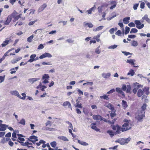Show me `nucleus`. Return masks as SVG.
<instances>
[{"label":"nucleus","mask_w":150,"mask_h":150,"mask_svg":"<svg viewBox=\"0 0 150 150\" xmlns=\"http://www.w3.org/2000/svg\"><path fill=\"white\" fill-rule=\"evenodd\" d=\"M124 121L125 123L123 125L122 127L118 126L116 128V130L115 132V134L120 133L121 132H124L130 129L131 128V127L129 124V121L127 119H125Z\"/></svg>","instance_id":"obj_1"},{"label":"nucleus","mask_w":150,"mask_h":150,"mask_svg":"<svg viewBox=\"0 0 150 150\" xmlns=\"http://www.w3.org/2000/svg\"><path fill=\"white\" fill-rule=\"evenodd\" d=\"M144 117H145V112L139 110L136 114L135 118L138 121L142 122Z\"/></svg>","instance_id":"obj_2"},{"label":"nucleus","mask_w":150,"mask_h":150,"mask_svg":"<svg viewBox=\"0 0 150 150\" xmlns=\"http://www.w3.org/2000/svg\"><path fill=\"white\" fill-rule=\"evenodd\" d=\"M131 138L130 137L127 138H122L121 139H119L117 141H115L116 142H118L121 145H124L127 144L130 140Z\"/></svg>","instance_id":"obj_3"},{"label":"nucleus","mask_w":150,"mask_h":150,"mask_svg":"<svg viewBox=\"0 0 150 150\" xmlns=\"http://www.w3.org/2000/svg\"><path fill=\"white\" fill-rule=\"evenodd\" d=\"M50 78L49 75L47 74H45L42 76V83L44 84H46V83H49L48 81L49 79Z\"/></svg>","instance_id":"obj_4"},{"label":"nucleus","mask_w":150,"mask_h":150,"mask_svg":"<svg viewBox=\"0 0 150 150\" xmlns=\"http://www.w3.org/2000/svg\"><path fill=\"white\" fill-rule=\"evenodd\" d=\"M21 14H18L16 12L14 11L11 15V18H13L14 22L16 21L21 17Z\"/></svg>","instance_id":"obj_5"},{"label":"nucleus","mask_w":150,"mask_h":150,"mask_svg":"<svg viewBox=\"0 0 150 150\" xmlns=\"http://www.w3.org/2000/svg\"><path fill=\"white\" fill-rule=\"evenodd\" d=\"M134 23L136 25V27L138 29H141L144 26L143 24H141L140 20H136L134 21Z\"/></svg>","instance_id":"obj_6"},{"label":"nucleus","mask_w":150,"mask_h":150,"mask_svg":"<svg viewBox=\"0 0 150 150\" xmlns=\"http://www.w3.org/2000/svg\"><path fill=\"white\" fill-rule=\"evenodd\" d=\"M38 138L37 137L33 135L30 136L29 138H28V140L34 144L36 141H38Z\"/></svg>","instance_id":"obj_7"},{"label":"nucleus","mask_w":150,"mask_h":150,"mask_svg":"<svg viewBox=\"0 0 150 150\" xmlns=\"http://www.w3.org/2000/svg\"><path fill=\"white\" fill-rule=\"evenodd\" d=\"M52 57V55L50 53L47 52H45V53L41 55L40 56L39 58L40 59H42L46 57L51 58Z\"/></svg>","instance_id":"obj_8"},{"label":"nucleus","mask_w":150,"mask_h":150,"mask_svg":"<svg viewBox=\"0 0 150 150\" xmlns=\"http://www.w3.org/2000/svg\"><path fill=\"white\" fill-rule=\"evenodd\" d=\"M144 93L143 91L141 89H139L137 91V96L139 97H140L142 96V99H143L145 98V97H146V96L144 95H143Z\"/></svg>","instance_id":"obj_9"},{"label":"nucleus","mask_w":150,"mask_h":150,"mask_svg":"<svg viewBox=\"0 0 150 150\" xmlns=\"http://www.w3.org/2000/svg\"><path fill=\"white\" fill-rule=\"evenodd\" d=\"M142 22H144L145 21L148 23L150 24V19L148 17V15L147 14L144 15L142 18Z\"/></svg>","instance_id":"obj_10"},{"label":"nucleus","mask_w":150,"mask_h":150,"mask_svg":"<svg viewBox=\"0 0 150 150\" xmlns=\"http://www.w3.org/2000/svg\"><path fill=\"white\" fill-rule=\"evenodd\" d=\"M10 93L12 95L16 96L18 98H20L21 95L19 94L18 92L16 91H11L10 92Z\"/></svg>","instance_id":"obj_11"},{"label":"nucleus","mask_w":150,"mask_h":150,"mask_svg":"<svg viewBox=\"0 0 150 150\" xmlns=\"http://www.w3.org/2000/svg\"><path fill=\"white\" fill-rule=\"evenodd\" d=\"M93 118L95 120H103V117L99 115H93Z\"/></svg>","instance_id":"obj_12"},{"label":"nucleus","mask_w":150,"mask_h":150,"mask_svg":"<svg viewBox=\"0 0 150 150\" xmlns=\"http://www.w3.org/2000/svg\"><path fill=\"white\" fill-rule=\"evenodd\" d=\"M122 89L120 88H116V91L119 94L122 95L123 97L125 96V93L122 90Z\"/></svg>","instance_id":"obj_13"},{"label":"nucleus","mask_w":150,"mask_h":150,"mask_svg":"<svg viewBox=\"0 0 150 150\" xmlns=\"http://www.w3.org/2000/svg\"><path fill=\"white\" fill-rule=\"evenodd\" d=\"M47 6V5L45 4H42L39 8L38 10V12L40 13L43 11L44 10V9Z\"/></svg>","instance_id":"obj_14"},{"label":"nucleus","mask_w":150,"mask_h":150,"mask_svg":"<svg viewBox=\"0 0 150 150\" xmlns=\"http://www.w3.org/2000/svg\"><path fill=\"white\" fill-rule=\"evenodd\" d=\"M96 123H93L91 124V128L92 129L95 130L96 132H99L100 131L99 129L96 126Z\"/></svg>","instance_id":"obj_15"},{"label":"nucleus","mask_w":150,"mask_h":150,"mask_svg":"<svg viewBox=\"0 0 150 150\" xmlns=\"http://www.w3.org/2000/svg\"><path fill=\"white\" fill-rule=\"evenodd\" d=\"M83 25L85 27H88L89 28H91L93 27V25L91 23H87L86 22H84Z\"/></svg>","instance_id":"obj_16"},{"label":"nucleus","mask_w":150,"mask_h":150,"mask_svg":"<svg viewBox=\"0 0 150 150\" xmlns=\"http://www.w3.org/2000/svg\"><path fill=\"white\" fill-rule=\"evenodd\" d=\"M36 54H32L30 57V59L28 61V62H32L34 61L35 58L36 57Z\"/></svg>","instance_id":"obj_17"},{"label":"nucleus","mask_w":150,"mask_h":150,"mask_svg":"<svg viewBox=\"0 0 150 150\" xmlns=\"http://www.w3.org/2000/svg\"><path fill=\"white\" fill-rule=\"evenodd\" d=\"M101 75L104 78L107 79L110 76L111 74L110 73H103Z\"/></svg>","instance_id":"obj_18"},{"label":"nucleus","mask_w":150,"mask_h":150,"mask_svg":"<svg viewBox=\"0 0 150 150\" xmlns=\"http://www.w3.org/2000/svg\"><path fill=\"white\" fill-rule=\"evenodd\" d=\"M12 19V18L11 15H9L7 18V19L4 23L5 25H8L10 22L11 21Z\"/></svg>","instance_id":"obj_19"},{"label":"nucleus","mask_w":150,"mask_h":150,"mask_svg":"<svg viewBox=\"0 0 150 150\" xmlns=\"http://www.w3.org/2000/svg\"><path fill=\"white\" fill-rule=\"evenodd\" d=\"M58 139L59 140H62L65 142H68L69 140V139L67 137L63 136L58 137Z\"/></svg>","instance_id":"obj_20"},{"label":"nucleus","mask_w":150,"mask_h":150,"mask_svg":"<svg viewBox=\"0 0 150 150\" xmlns=\"http://www.w3.org/2000/svg\"><path fill=\"white\" fill-rule=\"evenodd\" d=\"M40 79L39 78H30L28 79V81L30 83L33 84L35 81H37Z\"/></svg>","instance_id":"obj_21"},{"label":"nucleus","mask_w":150,"mask_h":150,"mask_svg":"<svg viewBox=\"0 0 150 150\" xmlns=\"http://www.w3.org/2000/svg\"><path fill=\"white\" fill-rule=\"evenodd\" d=\"M8 126L5 124H2L0 126V131H4L5 130Z\"/></svg>","instance_id":"obj_22"},{"label":"nucleus","mask_w":150,"mask_h":150,"mask_svg":"<svg viewBox=\"0 0 150 150\" xmlns=\"http://www.w3.org/2000/svg\"><path fill=\"white\" fill-rule=\"evenodd\" d=\"M96 6L95 5H94L92 7L90 8L89 10H87L86 12H88V14H91L92 13V11H94V10L96 9Z\"/></svg>","instance_id":"obj_23"},{"label":"nucleus","mask_w":150,"mask_h":150,"mask_svg":"<svg viewBox=\"0 0 150 150\" xmlns=\"http://www.w3.org/2000/svg\"><path fill=\"white\" fill-rule=\"evenodd\" d=\"M105 106L110 109L112 111H114V108L113 105L110 103H108L105 104Z\"/></svg>","instance_id":"obj_24"},{"label":"nucleus","mask_w":150,"mask_h":150,"mask_svg":"<svg viewBox=\"0 0 150 150\" xmlns=\"http://www.w3.org/2000/svg\"><path fill=\"white\" fill-rule=\"evenodd\" d=\"M130 17H126L123 18V21L124 24H127L129 22V21L130 20Z\"/></svg>","instance_id":"obj_25"},{"label":"nucleus","mask_w":150,"mask_h":150,"mask_svg":"<svg viewBox=\"0 0 150 150\" xmlns=\"http://www.w3.org/2000/svg\"><path fill=\"white\" fill-rule=\"evenodd\" d=\"M10 40H8L7 39L3 42V43L1 44V46L2 47H4L7 45L9 42Z\"/></svg>","instance_id":"obj_26"},{"label":"nucleus","mask_w":150,"mask_h":150,"mask_svg":"<svg viewBox=\"0 0 150 150\" xmlns=\"http://www.w3.org/2000/svg\"><path fill=\"white\" fill-rule=\"evenodd\" d=\"M78 142L79 144L83 146H87L88 145V144L86 142L80 140H78Z\"/></svg>","instance_id":"obj_27"},{"label":"nucleus","mask_w":150,"mask_h":150,"mask_svg":"<svg viewBox=\"0 0 150 150\" xmlns=\"http://www.w3.org/2000/svg\"><path fill=\"white\" fill-rule=\"evenodd\" d=\"M136 60L134 59H127L126 62L127 63H129L131 65H134V62H135Z\"/></svg>","instance_id":"obj_28"},{"label":"nucleus","mask_w":150,"mask_h":150,"mask_svg":"<svg viewBox=\"0 0 150 150\" xmlns=\"http://www.w3.org/2000/svg\"><path fill=\"white\" fill-rule=\"evenodd\" d=\"M63 106H68L72 110L71 107V103L69 101H66L64 102L63 104Z\"/></svg>","instance_id":"obj_29"},{"label":"nucleus","mask_w":150,"mask_h":150,"mask_svg":"<svg viewBox=\"0 0 150 150\" xmlns=\"http://www.w3.org/2000/svg\"><path fill=\"white\" fill-rule=\"evenodd\" d=\"M133 85L135 88L137 89L138 88H142L143 86L142 85H140L138 83L136 82L133 84Z\"/></svg>","instance_id":"obj_30"},{"label":"nucleus","mask_w":150,"mask_h":150,"mask_svg":"<svg viewBox=\"0 0 150 150\" xmlns=\"http://www.w3.org/2000/svg\"><path fill=\"white\" fill-rule=\"evenodd\" d=\"M122 104L124 109H125L128 106L127 102L124 100H122Z\"/></svg>","instance_id":"obj_31"},{"label":"nucleus","mask_w":150,"mask_h":150,"mask_svg":"<svg viewBox=\"0 0 150 150\" xmlns=\"http://www.w3.org/2000/svg\"><path fill=\"white\" fill-rule=\"evenodd\" d=\"M104 26L103 25L100 26L96 28H93V30L94 31H99L103 28Z\"/></svg>","instance_id":"obj_32"},{"label":"nucleus","mask_w":150,"mask_h":150,"mask_svg":"<svg viewBox=\"0 0 150 150\" xmlns=\"http://www.w3.org/2000/svg\"><path fill=\"white\" fill-rule=\"evenodd\" d=\"M149 88L144 87L143 89V91L147 95H148L149 93Z\"/></svg>","instance_id":"obj_33"},{"label":"nucleus","mask_w":150,"mask_h":150,"mask_svg":"<svg viewBox=\"0 0 150 150\" xmlns=\"http://www.w3.org/2000/svg\"><path fill=\"white\" fill-rule=\"evenodd\" d=\"M107 133L109 134L111 137H112L115 134V132H113L112 130H108L107 131Z\"/></svg>","instance_id":"obj_34"},{"label":"nucleus","mask_w":150,"mask_h":150,"mask_svg":"<svg viewBox=\"0 0 150 150\" xmlns=\"http://www.w3.org/2000/svg\"><path fill=\"white\" fill-rule=\"evenodd\" d=\"M135 72L133 70L131 69L129 70V72L127 73V75H130L131 76H133Z\"/></svg>","instance_id":"obj_35"},{"label":"nucleus","mask_w":150,"mask_h":150,"mask_svg":"<svg viewBox=\"0 0 150 150\" xmlns=\"http://www.w3.org/2000/svg\"><path fill=\"white\" fill-rule=\"evenodd\" d=\"M118 46V45H111V46H109L108 47V49H114L115 48H116Z\"/></svg>","instance_id":"obj_36"},{"label":"nucleus","mask_w":150,"mask_h":150,"mask_svg":"<svg viewBox=\"0 0 150 150\" xmlns=\"http://www.w3.org/2000/svg\"><path fill=\"white\" fill-rule=\"evenodd\" d=\"M34 38V35H31L29 37H28L27 39V41L29 42H31L32 41V40Z\"/></svg>","instance_id":"obj_37"},{"label":"nucleus","mask_w":150,"mask_h":150,"mask_svg":"<svg viewBox=\"0 0 150 150\" xmlns=\"http://www.w3.org/2000/svg\"><path fill=\"white\" fill-rule=\"evenodd\" d=\"M138 45V43L136 41L133 40L132 42L131 45L132 46L136 47Z\"/></svg>","instance_id":"obj_38"},{"label":"nucleus","mask_w":150,"mask_h":150,"mask_svg":"<svg viewBox=\"0 0 150 150\" xmlns=\"http://www.w3.org/2000/svg\"><path fill=\"white\" fill-rule=\"evenodd\" d=\"M100 46H99L96 48L95 49V52L97 54H99L100 53L101 50H100L99 48Z\"/></svg>","instance_id":"obj_39"},{"label":"nucleus","mask_w":150,"mask_h":150,"mask_svg":"<svg viewBox=\"0 0 150 150\" xmlns=\"http://www.w3.org/2000/svg\"><path fill=\"white\" fill-rule=\"evenodd\" d=\"M100 97L101 99L103 98L104 100H108L109 99L108 96L106 95H104L103 96H100Z\"/></svg>","instance_id":"obj_40"},{"label":"nucleus","mask_w":150,"mask_h":150,"mask_svg":"<svg viewBox=\"0 0 150 150\" xmlns=\"http://www.w3.org/2000/svg\"><path fill=\"white\" fill-rule=\"evenodd\" d=\"M45 142H46L44 140H40L38 142L36 143V144L38 146H39L41 144H42V143H45Z\"/></svg>","instance_id":"obj_41"},{"label":"nucleus","mask_w":150,"mask_h":150,"mask_svg":"<svg viewBox=\"0 0 150 150\" xmlns=\"http://www.w3.org/2000/svg\"><path fill=\"white\" fill-rule=\"evenodd\" d=\"M17 141L21 143V142H24L25 141V139L23 138L18 137V139L17 140Z\"/></svg>","instance_id":"obj_42"},{"label":"nucleus","mask_w":150,"mask_h":150,"mask_svg":"<svg viewBox=\"0 0 150 150\" xmlns=\"http://www.w3.org/2000/svg\"><path fill=\"white\" fill-rule=\"evenodd\" d=\"M19 123L23 125H25V120L24 119H22L19 122Z\"/></svg>","instance_id":"obj_43"},{"label":"nucleus","mask_w":150,"mask_h":150,"mask_svg":"<svg viewBox=\"0 0 150 150\" xmlns=\"http://www.w3.org/2000/svg\"><path fill=\"white\" fill-rule=\"evenodd\" d=\"M146 106L147 105L146 104H144L141 107L142 110H140L141 111H143L144 112H145L144 110L146 109Z\"/></svg>","instance_id":"obj_44"},{"label":"nucleus","mask_w":150,"mask_h":150,"mask_svg":"<svg viewBox=\"0 0 150 150\" xmlns=\"http://www.w3.org/2000/svg\"><path fill=\"white\" fill-rule=\"evenodd\" d=\"M108 3L105 2L103 3L101 5L104 9L105 8H106L108 6Z\"/></svg>","instance_id":"obj_45"},{"label":"nucleus","mask_w":150,"mask_h":150,"mask_svg":"<svg viewBox=\"0 0 150 150\" xmlns=\"http://www.w3.org/2000/svg\"><path fill=\"white\" fill-rule=\"evenodd\" d=\"M100 37V35H97L95 36L93 38L95 39H96L97 42H99L100 41V39L99 38Z\"/></svg>","instance_id":"obj_46"},{"label":"nucleus","mask_w":150,"mask_h":150,"mask_svg":"<svg viewBox=\"0 0 150 150\" xmlns=\"http://www.w3.org/2000/svg\"><path fill=\"white\" fill-rule=\"evenodd\" d=\"M138 32V30L135 28H132L130 31V33H137Z\"/></svg>","instance_id":"obj_47"},{"label":"nucleus","mask_w":150,"mask_h":150,"mask_svg":"<svg viewBox=\"0 0 150 150\" xmlns=\"http://www.w3.org/2000/svg\"><path fill=\"white\" fill-rule=\"evenodd\" d=\"M117 16V15L115 13V14L113 15V16L112 17H109L106 18V19L108 21H110L112 20V19L116 17Z\"/></svg>","instance_id":"obj_48"},{"label":"nucleus","mask_w":150,"mask_h":150,"mask_svg":"<svg viewBox=\"0 0 150 150\" xmlns=\"http://www.w3.org/2000/svg\"><path fill=\"white\" fill-rule=\"evenodd\" d=\"M131 87L130 85H127L126 92L127 93H129L131 90Z\"/></svg>","instance_id":"obj_49"},{"label":"nucleus","mask_w":150,"mask_h":150,"mask_svg":"<svg viewBox=\"0 0 150 150\" xmlns=\"http://www.w3.org/2000/svg\"><path fill=\"white\" fill-rule=\"evenodd\" d=\"M5 77V75L3 76H0V83H1L4 81Z\"/></svg>","instance_id":"obj_50"},{"label":"nucleus","mask_w":150,"mask_h":150,"mask_svg":"<svg viewBox=\"0 0 150 150\" xmlns=\"http://www.w3.org/2000/svg\"><path fill=\"white\" fill-rule=\"evenodd\" d=\"M66 123H68L69 125V128H70V129H73V127L72 124L69 121H67Z\"/></svg>","instance_id":"obj_51"},{"label":"nucleus","mask_w":150,"mask_h":150,"mask_svg":"<svg viewBox=\"0 0 150 150\" xmlns=\"http://www.w3.org/2000/svg\"><path fill=\"white\" fill-rule=\"evenodd\" d=\"M125 34H127L129 32L130 30V28L126 26L125 28Z\"/></svg>","instance_id":"obj_52"},{"label":"nucleus","mask_w":150,"mask_h":150,"mask_svg":"<svg viewBox=\"0 0 150 150\" xmlns=\"http://www.w3.org/2000/svg\"><path fill=\"white\" fill-rule=\"evenodd\" d=\"M97 9L98 12L99 13H101L102 12L103 8L101 6H100Z\"/></svg>","instance_id":"obj_53"},{"label":"nucleus","mask_w":150,"mask_h":150,"mask_svg":"<svg viewBox=\"0 0 150 150\" xmlns=\"http://www.w3.org/2000/svg\"><path fill=\"white\" fill-rule=\"evenodd\" d=\"M57 143L56 142H55L54 141L51 143L50 145L52 147L54 148L55 147V146H56Z\"/></svg>","instance_id":"obj_54"},{"label":"nucleus","mask_w":150,"mask_h":150,"mask_svg":"<svg viewBox=\"0 0 150 150\" xmlns=\"http://www.w3.org/2000/svg\"><path fill=\"white\" fill-rule=\"evenodd\" d=\"M21 95L23 96L22 97H21V96L20 98H19L23 100H25V97L26 96V94L25 93H22Z\"/></svg>","instance_id":"obj_55"},{"label":"nucleus","mask_w":150,"mask_h":150,"mask_svg":"<svg viewBox=\"0 0 150 150\" xmlns=\"http://www.w3.org/2000/svg\"><path fill=\"white\" fill-rule=\"evenodd\" d=\"M44 48V46L43 45L41 44L39 45L38 47V50H41L43 49Z\"/></svg>","instance_id":"obj_56"},{"label":"nucleus","mask_w":150,"mask_h":150,"mask_svg":"<svg viewBox=\"0 0 150 150\" xmlns=\"http://www.w3.org/2000/svg\"><path fill=\"white\" fill-rule=\"evenodd\" d=\"M76 90L78 92V94L79 96H80L81 95H83V92L79 89L77 88Z\"/></svg>","instance_id":"obj_57"},{"label":"nucleus","mask_w":150,"mask_h":150,"mask_svg":"<svg viewBox=\"0 0 150 150\" xmlns=\"http://www.w3.org/2000/svg\"><path fill=\"white\" fill-rule=\"evenodd\" d=\"M122 34L121 31L120 30H118L116 32L115 34L119 36H120Z\"/></svg>","instance_id":"obj_58"},{"label":"nucleus","mask_w":150,"mask_h":150,"mask_svg":"<svg viewBox=\"0 0 150 150\" xmlns=\"http://www.w3.org/2000/svg\"><path fill=\"white\" fill-rule=\"evenodd\" d=\"M127 86H126L125 84H123L122 85V89L124 91H126V90L127 89Z\"/></svg>","instance_id":"obj_59"},{"label":"nucleus","mask_w":150,"mask_h":150,"mask_svg":"<svg viewBox=\"0 0 150 150\" xmlns=\"http://www.w3.org/2000/svg\"><path fill=\"white\" fill-rule=\"evenodd\" d=\"M139 5V4H136L134 5L133 8L134 10H136L137 9Z\"/></svg>","instance_id":"obj_60"},{"label":"nucleus","mask_w":150,"mask_h":150,"mask_svg":"<svg viewBox=\"0 0 150 150\" xmlns=\"http://www.w3.org/2000/svg\"><path fill=\"white\" fill-rule=\"evenodd\" d=\"M28 142H25V143L23 142H21V144L23 146H28Z\"/></svg>","instance_id":"obj_61"},{"label":"nucleus","mask_w":150,"mask_h":150,"mask_svg":"<svg viewBox=\"0 0 150 150\" xmlns=\"http://www.w3.org/2000/svg\"><path fill=\"white\" fill-rule=\"evenodd\" d=\"M128 25L130 27H134L135 26V24L133 22H131L128 24Z\"/></svg>","instance_id":"obj_62"},{"label":"nucleus","mask_w":150,"mask_h":150,"mask_svg":"<svg viewBox=\"0 0 150 150\" xmlns=\"http://www.w3.org/2000/svg\"><path fill=\"white\" fill-rule=\"evenodd\" d=\"M45 125L46 126L49 125L50 126H51L52 124H51V122L50 121H48L47 122L45 123Z\"/></svg>","instance_id":"obj_63"},{"label":"nucleus","mask_w":150,"mask_h":150,"mask_svg":"<svg viewBox=\"0 0 150 150\" xmlns=\"http://www.w3.org/2000/svg\"><path fill=\"white\" fill-rule=\"evenodd\" d=\"M128 37L129 38H136V36L134 35H128Z\"/></svg>","instance_id":"obj_64"}]
</instances>
